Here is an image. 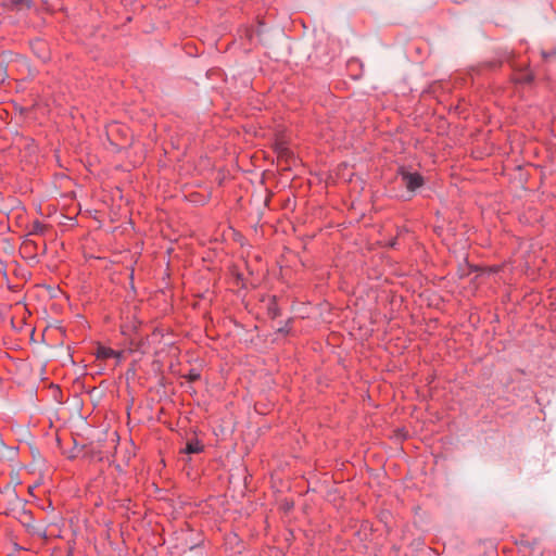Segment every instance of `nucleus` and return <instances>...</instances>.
I'll return each instance as SVG.
<instances>
[{
	"label": "nucleus",
	"mask_w": 556,
	"mask_h": 556,
	"mask_svg": "<svg viewBox=\"0 0 556 556\" xmlns=\"http://www.w3.org/2000/svg\"><path fill=\"white\" fill-rule=\"evenodd\" d=\"M401 177L404 186L408 191H415L424 184V179L418 173H410L402 169Z\"/></svg>",
	"instance_id": "1"
},
{
	"label": "nucleus",
	"mask_w": 556,
	"mask_h": 556,
	"mask_svg": "<svg viewBox=\"0 0 556 556\" xmlns=\"http://www.w3.org/2000/svg\"><path fill=\"white\" fill-rule=\"evenodd\" d=\"M30 46L39 59L45 61L48 58L47 43L43 40L36 39L30 42Z\"/></svg>",
	"instance_id": "2"
},
{
	"label": "nucleus",
	"mask_w": 556,
	"mask_h": 556,
	"mask_svg": "<svg viewBox=\"0 0 556 556\" xmlns=\"http://www.w3.org/2000/svg\"><path fill=\"white\" fill-rule=\"evenodd\" d=\"M47 230H48V225H46L37 219L30 224L29 235L45 236Z\"/></svg>",
	"instance_id": "3"
},
{
	"label": "nucleus",
	"mask_w": 556,
	"mask_h": 556,
	"mask_svg": "<svg viewBox=\"0 0 556 556\" xmlns=\"http://www.w3.org/2000/svg\"><path fill=\"white\" fill-rule=\"evenodd\" d=\"M115 354H116L115 350L108 348V346H103V345H99L96 350V357L98 359L112 358L113 356H115Z\"/></svg>",
	"instance_id": "4"
},
{
	"label": "nucleus",
	"mask_w": 556,
	"mask_h": 556,
	"mask_svg": "<svg viewBox=\"0 0 556 556\" xmlns=\"http://www.w3.org/2000/svg\"><path fill=\"white\" fill-rule=\"evenodd\" d=\"M204 451V445L198 440H191L187 442L184 452L186 454H199Z\"/></svg>",
	"instance_id": "5"
},
{
	"label": "nucleus",
	"mask_w": 556,
	"mask_h": 556,
	"mask_svg": "<svg viewBox=\"0 0 556 556\" xmlns=\"http://www.w3.org/2000/svg\"><path fill=\"white\" fill-rule=\"evenodd\" d=\"M232 427H233V422L231 419H229L228 421L225 422V425H223L220 427L219 433L217 432L216 435L224 437V435L230 433L232 430Z\"/></svg>",
	"instance_id": "6"
},
{
	"label": "nucleus",
	"mask_w": 556,
	"mask_h": 556,
	"mask_svg": "<svg viewBox=\"0 0 556 556\" xmlns=\"http://www.w3.org/2000/svg\"><path fill=\"white\" fill-rule=\"evenodd\" d=\"M10 1H11V4L16 8H22V7L29 8L31 4V0H10Z\"/></svg>",
	"instance_id": "7"
},
{
	"label": "nucleus",
	"mask_w": 556,
	"mask_h": 556,
	"mask_svg": "<svg viewBox=\"0 0 556 556\" xmlns=\"http://www.w3.org/2000/svg\"><path fill=\"white\" fill-rule=\"evenodd\" d=\"M113 357H114V358H116V359H117V362H119V361L123 358V352H121V351H116V354H115V356H113Z\"/></svg>",
	"instance_id": "8"
},
{
	"label": "nucleus",
	"mask_w": 556,
	"mask_h": 556,
	"mask_svg": "<svg viewBox=\"0 0 556 556\" xmlns=\"http://www.w3.org/2000/svg\"><path fill=\"white\" fill-rule=\"evenodd\" d=\"M198 375H191V379H195Z\"/></svg>",
	"instance_id": "9"
}]
</instances>
